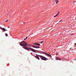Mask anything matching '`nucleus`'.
<instances>
[{
    "label": "nucleus",
    "mask_w": 76,
    "mask_h": 76,
    "mask_svg": "<svg viewBox=\"0 0 76 76\" xmlns=\"http://www.w3.org/2000/svg\"><path fill=\"white\" fill-rule=\"evenodd\" d=\"M8 21V20H7L6 21V22H7Z\"/></svg>",
    "instance_id": "19"
},
{
    "label": "nucleus",
    "mask_w": 76,
    "mask_h": 76,
    "mask_svg": "<svg viewBox=\"0 0 76 76\" xmlns=\"http://www.w3.org/2000/svg\"><path fill=\"white\" fill-rule=\"evenodd\" d=\"M44 42V41H42V42H40V43L42 44V43H43V42Z\"/></svg>",
    "instance_id": "13"
},
{
    "label": "nucleus",
    "mask_w": 76,
    "mask_h": 76,
    "mask_svg": "<svg viewBox=\"0 0 76 76\" xmlns=\"http://www.w3.org/2000/svg\"><path fill=\"white\" fill-rule=\"evenodd\" d=\"M37 45H38V46H39L40 45V44H37Z\"/></svg>",
    "instance_id": "14"
},
{
    "label": "nucleus",
    "mask_w": 76,
    "mask_h": 76,
    "mask_svg": "<svg viewBox=\"0 0 76 76\" xmlns=\"http://www.w3.org/2000/svg\"><path fill=\"white\" fill-rule=\"evenodd\" d=\"M2 30L3 31H7V30H6L4 28H3L2 29Z\"/></svg>",
    "instance_id": "9"
},
{
    "label": "nucleus",
    "mask_w": 76,
    "mask_h": 76,
    "mask_svg": "<svg viewBox=\"0 0 76 76\" xmlns=\"http://www.w3.org/2000/svg\"><path fill=\"white\" fill-rule=\"evenodd\" d=\"M72 48H71L70 49V50H71V49H72Z\"/></svg>",
    "instance_id": "22"
},
{
    "label": "nucleus",
    "mask_w": 76,
    "mask_h": 76,
    "mask_svg": "<svg viewBox=\"0 0 76 76\" xmlns=\"http://www.w3.org/2000/svg\"><path fill=\"white\" fill-rule=\"evenodd\" d=\"M28 39V37H26V39Z\"/></svg>",
    "instance_id": "16"
},
{
    "label": "nucleus",
    "mask_w": 76,
    "mask_h": 76,
    "mask_svg": "<svg viewBox=\"0 0 76 76\" xmlns=\"http://www.w3.org/2000/svg\"><path fill=\"white\" fill-rule=\"evenodd\" d=\"M71 35H73V34H71Z\"/></svg>",
    "instance_id": "26"
},
{
    "label": "nucleus",
    "mask_w": 76,
    "mask_h": 76,
    "mask_svg": "<svg viewBox=\"0 0 76 76\" xmlns=\"http://www.w3.org/2000/svg\"><path fill=\"white\" fill-rule=\"evenodd\" d=\"M43 54H45L46 56H48L49 57H50V58H51V55L50 54H48L45 52H43Z\"/></svg>",
    "instance_id": "4"
},
{
    "label": "nucleus",
    "mask_w": 76,
    "mask_h": 76,
    "mask_svg": "<svg viewBox=\"0 0 76 76\" xmlns=\"http://www.w3.org/2000/svg\"><path fill=\"white\" fill-rule=\"evenodd\" d=\"M26 39H24V40H26Z\"/></svg>",
    "instance_id": "20"
},
{
    "label": "nucleus",
    "mask_w": 76,
    "mask_h": 76,
    "mask_svg": "<svg viewBox=\"0 0 76 76\" xmlns=\"http://www.w3.org/2000/svg\"><path fill=\"white\" fill-rule=\"evenodd\" d=\"M38 43H34V45H38Z\"/></svg>",
    "instance_id": "11"
},
{
    "label": "nucleus",
    "mask_w": 76,
    "mask_h": 76,
    "mask_svg": "<svg viewBox=\"0 0 76 76\" xmlns=\"http://www.w3.org/2000/svg\"><path fill=\"white\" fill-rule=\"evenodd\" d=\"M0 28L1 29H2H2H3V28H2L1 27H0Z\"/></svg>",
    "instance_id": "15"
},
{
    "label": "nucleus",
    "mask_w": 76,
    "mask_h": 76,
    "mask_svg": "<svg viewBox=\"0 0 76 76\" xmlns=\"http://www.w3.org/2000/svg\"><path fill=\"white\" fill-rule=\"evenodd\" d=\"M1 4V2H0V4Z\"/></svg>",
    "instance_id": "27"
},
{
    "label": "nucleus",
    "mask_w": 76,
    "mask_h": 76,
    "mask_svg": "<svg viewBox=\"0 0 76 76\" xmlns=\"http://www.w3.org/2000/svg\"><path fill=\"white\" fill-rule=\"evenodd\" d=\"M62 20H60V21H59V22H61Z\"/></svg>",
    "instance_id": "17"
},
{
    "label": "nucleus",
    "mask_w": 76,
    "mask_h": 76,
    "mask_svg": "<svg viewBox=\"0 0 76 76\" xmlns=\"http://www.w3.org/2000/svg\"><path fill=\"white\" fill-rule=\"evenodd\" d=\"M72 35H74V34H72Z\"/></svg>",
    "instance_id": "28"
},
{
    "label": "nucleus",
    "mask_w": 76,
    "mask_h": 76,
    "mask_svg": "<svg viewBox=\"0 0 76 76\" xmlns=\"http://www.w3.org/2000/svg\"><path fill=\"white\" fill-rule=\"evenodd\" d=\"M5 35H6V37H7V36H8V34H7V33H6Z\"/></svg>",
    "instance_id": "12"
},
{
    "label": "nucleus",
    "mask_w": 76,
    "mask_h": 76,
    "mask_svg": "<svg viewBox=\"0 0 76 76\" xmlns=\"http://www.w3.org/2000/svg\"><path fill=\"white\" fill-rule=\"evenodd\" d=\"M36 58L37 59H38V60H39V56H37Z\"/></svg>",
    "instance_id": "10"
},
{
    "label": "nucleus",
    "mask_w": 76,
    "mask_h": 76,
    "mask_svg": "<svg viewBox=\"0 0 76 76\" xmlns=\"http://www.w3.org/2000/svg\"><path fill=\"white\" fill-rule=\"evenodd\" d=\"M56 55L58 54V53H56Z\"/></svg>",
    "instance_id": "25"
},
{
    "label": "nucleus",
    "mask_w": 76,
    "mask_h": 76,
    "mask_svg": "<svg viewBox=\"0 0 76 76\" xmlns=\"http://www.w3.org/2000/svg\"><path fill=\"white\" fill-rule=\"evenodd\" d=\"M39 57H40L41 58L42 60H43L46 61L48 59L47 58L43 56L39 55Z\"/></svg>",
    "instance_id": "3"
},
{
    "label": "nucleus",
    "mask_w": 76,
    "mask_h": 76,
    "mask_svg": "<svg viewBox=\"0 0 76 76\" xmlns=\"http://www.w3.org/2000/svg\"><path fill=\"white\" fill-rule=\"evenodd\" d=\"M10 28V26H8V28Z\"/></svg>",
    "instance_id": "18"
},
{
    "label": "nucleus",
    "mask_w": 76,
    "mask_h": 76,
    "mask_svg": "<svg viewBox=\"0 0 76 76\" xmlns=\"http://www.w3.org/2000/svg\"><path fill=\"white\" fill-rule=\"evenodd\" d=\"M23 48L24 49H25V50H27L28 51H29L30 50L31 51H33V52H34V53H36V51L35 50V49H32L31 48H29V49L28 48L26 47H24Z\"/></svg>",
    "instance_id": "2"
},
{
    "label": "nucleus",
    "mask_w": 76,
    "mask_h": 76,
    "mask_svg": "<svg viewBox=\"0 0 76 76\" xmlns=\"http://www.w3.org/2000/svg\"><path fill=\"white\" fill-rule=\"evenodd\" d=\"M55 1H56V4H57L59 2V1L58 0H55Z\"/></svg>",
    "instance_id": "8"
},
{
    "label": "nucleus",
    "mask_w": 76,
    "mask_h": 76,
    "mask_svg": "<svg viewBox=\"0 0 76 76\" xmlns=\"http://www.w3.org/2000/svg\"><path fill=\"white\" fill-rule=\"evenodd\" d=\"M25 23V22H24L23 23Z\"/></svg>",
    "instance_id": "24"
},
{
    "label": "nucleus",
    "mask_w": 76,
    "mask_h": 76,
    "mask_svg": "<svg viewBox=\"0 0 76 76\" xmlns=\"http://www.w3.org/2000/svg\"><path fill=\"white\" fill-rule=\"evenodd\" d=\"M75 2H76V1H75V2H74V3H75Z\"/></svg>",
    "instance_id": "21"
},
{
    "label": "nucleus",
    "mask_w": 76,
    "mask_h": 76,
    "mask_svg": "<svg viewBox=\"0 0 76 76\" xmlns=\"http://www.w3.org/2000/svg\"><path fill=\"white\" fill-rule=\"evenodd\" d=\"M31 46L33 47V48H39V47H38L37 46H33V45H32Z\"/></svg>",
    "instance_id": "5"
},
{
    "label": "nucleus",
    "mask_w": 76,
    "mask_h": 76,
    "mask_svg": "<svg viewBox=\"0 0 76 76\" xmlns=\"http://www.w3.org/2000/svg\"><path fill=\"white\" fill-rule=\"evenodd\" d=\"M75 45H76V43L75 44Z\"/></svg>",
    "instance_id": "23"
},
{
    "label": "nucleus",
    "mask_w": 76,
    "mask_h": 76,
    "mask_svg": "<svg viewBox=\"0 0 76 76\" xmlns=\"http://www.w3.org/2000/svg\"><path fill=\"white\" fill-rule=\"evenodd\" d=\"M20 45L22 47H25L26 46H27L28 45L27 44L26 42H25L24 41H23L20 42Z\"/></svg>",
    "instance_id": "1"
},
{
    "label": "nucleus",
    "mask_w": 76,
    "mask_h": 76,
    "mask_svg": "<svg viewBox=\"0 0 76 76\" xmlns=\"http://www.w3.org/2000/svg\"><path fill=\"white\" fill-rule=\"evenodd\" d=\"M59 13H60V12H58V14H56L55 16H54V18H56V17H57V16L58 15V14H59Z\"/></svg>",
    "instance_id": "7"
},
{
    "label": "nucleus",
    "mask_w": 76,
    "mask_h": 76,
    "mask_svg": "<svg viewBox=\"0 0 76 76\" xmlns=\"http://www.w3.org/2000/svg\"><path fill=\"white\" fill-rule=\"evenodd\" d=\"M61 58H56V60H61Z\"/></svg>",
    "instance_id": "6"
}]
</instances>
